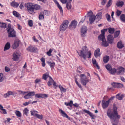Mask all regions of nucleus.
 <instances>
[{
	"label": "nucleus",
	"mask_w": 125,
	"mask_h": 125,
	"mask_svg": "<svg viewBox=\"0 0 125 125\" xmlns=\"http://www.w3.org/2000/svg\"><path fill=\"white\" fill-rule=\"evenodd\" d=\"M117 107L113 105V111L111 109H109L107 111V114L108 116L111 119L114 120L115 121L116 119H119L121 116L118 115L117 112Z\"/></svg>",
	"instance_id": "1"
},
{
	"label": "nucleus",
	"mask_w": 125,
	"mask_h": 125,
	"mask_svg": "<svg viewBox=\"0 0 125 125\" xmlns=\"http://www.w3.org/2000/svg\"><path fill=\"white\" fill-rule=\"evenodd\" d=\"M88 50L86 46H84L82 48V50L80 51V52L77 51L80 56L82 57L85 60L86 58H90L91 55V52H88Z\"/></svg>",
	"instance_id": "2"
},
{
	"label": "nucleus",
	"mask_w": 125,
	"mask_h": 125,
	"mask_svg": "<svg viewBox=\"0 0 125 125\" xmlns=\"http://www.w3.org/2000/svg\"><path fill=\"white\" fill-rule=\"evenodd\" d=\"M81 83L83 85L85 86L90 80L84 74H81L80 76Z\"/></svg>",
	"instance_id": "3"
},
{
	"label": "nucleus",
	"mask_w": 125,
	"mask_h": 125,
	"mask_svg": "<svg viewBox=\"0 0 125 125\" xmlns=\"http://www.w3.org/2000/svg\"><path fill=\"white\" fill-rule=\"evenodd\" d=\"M25 7L27 8L28 11L30 14H34L35 12L34 10L33 3H28L25 5Z\"/></svg>",
	"instance_id": "4"
},
{
	"label": "nucleus",
	"mask_w": 125,
	"mask_h": 125,
	"mask_svg": "<svg viewBox=\"0 0 125 125\" xmlns=\"http://www.w3.org/2000/svg\"><path fill=\"white\" fill-rule=\"evenodd\" d=\"M69 22L68 20H65L63 21L60 26V29L61 31H64L68 27Z\"/></svg>",
	"instance_id": "5"
},
{
	"label": "nucleus",
	"mask_w": 125,
	"mask_h": 125,
	"mask_svg": "<svg viewBox=\"0 0 125 125\" xmlns=\"http://www.w3.org/2000/svg\"><path fill=\"white\" fill-rule=\"evenodd\" d=\"M87 31V27L85 26H82L81 29V35L83 37H84L86 36V34Z\"/></svg>",
	"instance_id": "6"
},
{
	"label": "nucleus",
	"mask_w": 125,
	"mask_h": 125,
	"mask_svg": "<svg viewBox=\"0 0 125 125\" xmlns=\"http://www.w3.org/2000/svg\"><path fill=\"white\" fill-rule=\"evenodd\" d=\"M111 84L113 87L117 88H122L123 87V84L120 83L113 82Z\"/></svg>",
	"instance_id": "7"
},
{
	"label": "nucleus",
	"mask_w": 125,
	"mask_h": 125,
	"mask_svg": "<svg viewBox=\"0 0 125 125\" xmlns=\"http://www.w3.org/2000/svg\"><path fill=\"white\" fill-rule=\"evenodd\" d=\"M77 22L75 20L72 21L69 24V27L71 30L74 29L76 27Z\"/></svg>",
	"instance_id": "8"
},
{
	"label": "nucleus",
	"mask_w": 125,
	"mask_h": 125,
	"mask_svg": "<svg viewBox=\"0 0 125 125\" xmlns=\"http://www.w3.org/2000/svg\"><path fill=\"white\" fill-rule=\"evenodd\" d=\"M27 93V94L24 95V97L25 99H28L31 98L32 96L34 95L35 94V93L34 92L32 91Z\"/></svg>",
	"instance_id": "9"
},
{
	"label": "nucleus",
	"mask_w": 125,
	"mask_h": 125,
	"mask_svg": "<svg viewBox=\"0 0 125 125\" xmlns=\"http://www.w3.org/2000/svg\"><path fill=\"white\" fill-rule=\"evenodd\" d=\"M8 33V37H15L16 36L15 31L13 29H11L9 31L7 32Z\"/></svg>",
	"instance_id": "10"
},
{
	"label": "nucleus",
	"mask_w": 125,
	"mask_h": 125,
	"mask_svg": "<svg viewBox=\"0 0 125 125\" xmlns=\"http://www.w3.org/2000/svg\"><path fill=\"white\" fill-rule=\"evenodd\" d=\"M20 56L19 53L16 52H15L13 54L12 59L14 61H17L18 60Z\"/></svg>",
	"instance_id": "11"
},
{
	"label": "nucleus",
	"mask_w": 125,
	"mask_h": 125,
	"mask_svg": "<svg viewBox=\"0 0 125 125\" xmlns=\"http://www.w3.org/2000/svg\"><path fill=\"white\" fill-rule=\"evenodd\" d=\"M35 97L39 98H45L48 97V95L47 94H38L35 95Z\"/></svg>",
	"instance_id": "12"
},
{
	"label": "nucleus",
	"mask_w": 125,
	"mask_h": 125,
	"mask_svg": "<svg viewBox=\"0 0 125 125\" xmlns=\"http://www.w3.org/2000/svg\"><path fill=\"white\" fill-rule=\"evenodd\" d=\"M19 42L20 40L18 39H16L15 40L14 43L12 45L13 49H15L19 46Z\"/></svg>",
	"instance_id": "13"
},
{
	"label": "nucleus",
	"mask_w": 125,
	"mask_h": 125,
	"mask_svg": "<svg viewBox=\"0 0 125 125\" xmlns=\"http://www.w3.org/2000/svg\"><path fill=\"white\" fill-rule=\"evenodd\" d=\"M17 94L15 92H12L11 91H9L7 93L5 94L4 95V97L5 98L9 97L10 95H14L15 94Z\"/></svg>",
	"instance_id": "14"
},
{
	"label": "nucleus",
	"mask_w": 125,
	"mask_h": 125,
	"mask_svg": "<svg viewBox=\"0 0 125 125\" xmlns=\"http://www.w3.org/2000/svg\"><path fill=\"white\" fill-rule=\"evenodd\" d=\"M109 103L110 102L108 101V100L107 101H102V105L103 108L104 109H105L108 106Z\"/></svg>",
	"instance_id": "15"
},
{
	"label": "nucleus",
	"mask_w": 125,
	"mask_h": 125,
	"mask_svg": "<svg viewBox=\"0 0 125 125\" xmlns=\"http://www.w3.org/2000/svg\"><path fill=\"white\" fill-rule=\"evenodd\" d=\"M107 40L110 43H114V38L112 35H109L107 37Z\"/></svg>",
	"instance_id": "16"
},
{
	"label": "nucleus",
	"mask_w": 125,
	"mask_h": 125,
	"mask_svg": "<svg viewBox=\"0 0 125 125\" xmlns=\"http://www.w3.org/2000/svg\"><path fill=\"white\" fill-rule=\"evenodd\" d=\"M54 3L57 5L58 8L59 9L60 11L62 14H63V11L61 6L59 4V3L57 2L56 0H53Z\"/></svg>",
	"instance_id": "17"
},
{
	"label": "nucleus",
	"mask_w": 125,
	"mask_h": 125,
	"mask_svg": "<svg viewBox=\"0 0 125 125\" xmlns=\"http://www.w3.org/2000/svg\"><path fill=\"white\" fill-rule=\"evenodd\" d=\"M117 73L118 74L123 73L125 69L123 67H120L117 68Z\"/></svg>",
	"instance_id": "18"
},
{
	"label": "nucleus",
	"mask_w": 125,
	"mask_h": 125,
	"mask_svg": "<svg viewBox=\"0 0 125 125\" xmlns=\"http://www.w3.org/2000/svg\"><path fill=\"white\" fill-rule=\"evenodd\" d=\"M83 110L85 113L89 114L91 117L92 119H94V118L95 117V115H93L92 113L88 110H87L85 109H83Z\"/></svg>",
	"instance_id": "19"
},
{
	"label": "nucleus",
	"mask_w": 125,
	"mask_h": 125,
	"mask_svg": "<svg viewBox=\"0 0 125 125\" xmlns=\"http://www.w3.org/2000/svg\"><path fill=\"white\" fill-rule=\"evenodd\" d=\"M27 50L29 52H33L36 51L37 49L32 46H30L27 48Z\"/></svg>",
	"instance_id": "20"
},
{
	"label": "nucleus",
	"mask_w": 125,
	"mask_h": 125,
	"mask_svg": "<svg viewBox=\"0 0 125 125\" xmlns=\"http://www.w3.org/2000/svg\"><path fill=\"white\" fill-rule=\"evenodd\" d=\"M92 62L93 65L94 67L96 66L98 69H99V67L97 63L96 60L94 58H93L92 60Z\"/></svg>",
	"instance_id": "21"
},
{
	"label": "nucleus",
	"mask_w": 125,
	"mask_h": 125,
	"mask_svg": "<svg viewBox=\"0 0 125 125\" xmlns=\"http://www.w3.org/2000/svg\"><path fill=\"white\" fill-rule=\"evenodd\" d=\"M100 49L98 48L94 52V55L95 56L97 57L101 55V54L99 53Z\"/></svg>",
	"instance_id": "22"
},
{
	"label": "nucleus",
	"mask_w": 125,
	"mask_h": 125,
	"mask_svg": "<svg viewBox=\"0 0 125 125\" xmlns=\"http://www.w3.org/2000/svg\"><path fill=\"white\" fill-rule=\"evenodd\" d=\"M98 39L99 40L102 41L105 39L104 34L102 33L101 34L99 35L98 36Z\"/></svg>",
	"instance_id": "23"
},
{
	"label": "nucleus",
	"mask_w": 125,
	"mask_h": 125,
	"mask_svg": "<svg viewBox=\"0 0 125 125\" xmlns=\"http://www.w3.org/2000/svg\"><path fill=\"white\" fill-rule=\"evenodd\" d=\"M59 112L61 114L62 116L64 117H65L67 118H68L69 117L67 114L65 113L62 110L60 109H59Z\"/></svg>",
	"instance_id": "24"
},
{
	"label": "nucleus",
	"mask_w": 125,
	"mask_h": 125,
	"mask_svg": "<svg viewBox=\"0 0 125 125\" xmlns=\"http://www.w3.org/2000/svg\"><path fill=\"white\" fill-rule=\"evenodd\" d=\"M120 94H118L116 95V98L118 99L119 100H121L125 96L124 94H122L120 95Z\"/></svg>",
	"instance_id": "25"
},
{
	"label": "nucleus",
	"mask_w": 125,
	"mask_h": 125,
	"mask_svg": "<svg viewBox=\"0 0 125 125\" xmlns=\"http://www.w3.org/2000/svg\"><path fill=\"white\" fill-rule=\"evenodd\" d=\"M124 3L123 1H119L117 2L116 3V6L118 7H121L124 5Z\"/></svg>",
	"instance_id": "26"
},
{
	"label": "nucleus",
	"mask_w": 125,
	"mask_h": 125,
	"mask_svg": "<svg viewBox=\"0 0 125 125\" xmlns=\"http://www.w3.org/2000/svg\"><path fill=\"white\" fill-rule=\"evenodd\" d=\"M109 71L110 73L114 75L115 73H117V69L115 68H112Z\"/></svg>",
	"instance_id": "27"
},
{
	"label": "nucleus",
	"mask_w": 125,
	"mask_h": 125,
	"mask_svg": "<svg viewBox=\"0 0 125 125\" xmlns=\"http://www.w3.org/2000/svg\"><path fill=\"white\" fill-rule=\"evenodd\" d=\"M102 45L105 47L108 46V43L106 41L105 39L102 41Z\"/></svg>",
	"instance_id": "28"
},
{
	"label": "nucleus",
	"mask_w": 125,
	"mask_h": 125,
	"mask_svg": "<svg viewBox=\"0 0 125 125\" xmlns=\"http://www.w3.org/2000/svg\"><path fill=\"white\" fill-rule=\"evenodd\" d=\"M33 5L34 10H38L40 9L41 7L39 5L34 3H33Z\"/></svg>",
	"instance_id": "29"
},
{
	"label": "nucleus",
	"mask_w": 125,
	"mask_h": 125,
	"mask_svg": "<svg viewBox=\"0 0 125 125\" xmlns=\"http://www.w3.org/2000/svg\"><path fill=\"white\" fill-rule=\"evenodd\" d=\"M10 47V43L7 42L5 45L4 50L5 51L9 49Z\"/></svg>",
	"instance_id": "30"
},
{
	"label": "nucleus",
	"mask_w": 125,
	"mask_h": 125,
	"mask_svg": "<svg viewBox=\"0 0 125 125\" xmlns=\"http://www.w3.org/2000/svg\"><path fill=\"white\" fill-rule=\"evenodd\" d=\"M50 76L49 73H45L43 74L42 78L45 80H46L47 79L48 77H49Z\"/></svg>",
	"instance_id": "31"
},
{
	"label": "nucleus",
	"mask_w": 125,
	"mask_h": 125,
	"mask_svg": "<svg viewBox=\"0 0 125 125\" xmlns=\"http://www.w3.org/2000/svg\"><path fill=\"white\" fill-rule=\"evenodd\" d=\"M59 87L60 90L61 92V93L62 92H65L66 91V89L64 88L60 84L59 85Z\"/></svg>",
	"instance_id": "32"
},
{
	"label": "nucleus",
	"mask_w": 125,
	"mask_h": 125,
	"mask_svg": "<svg viewBox=\"0 0 125 125\" xmlns=\"http://www.w3.org/2000/svg\"><path fill=\"white\" fill-rule=\"evenodd\" d=\"M89 17V21L90 22V23L91 24H92L94 21L95 20V17L94 15L90 16Z\"/></svg>",
	"instance_id": "33"
},
{
	"label": "nucleus",
	"mask_w": 125,
	"mask_h": 125,
	"mask_svg": "<svg viewBox=\"0 0 125 125\" xmlns=\"http://www.w3.org/2000/svg\"><path fill=\"white\" fill-rule=\"evenodd\" d=\"M47 63L50 66L51 68H54V66L55 65V63L54 62H47Z\"/></svg>",
	"instance_id": "34"
},
{
	"label": "nucleus",
	"mask_w": 125,
	"mask_h": 125,
	"mask_svg": "<svg viewBox=\"0 0 125 125\" xmlns=\"http://www.w3.org/2000/svg\"><path fill=\"white\" fill-rule=\"evenodd\" d=\"M109 59V57L108 56H106L103 57V60L104 63H107L108 62Z\"/></svg>",
	"instance_id": "35"
},
{
	"label": "nucleus",
	"mask_w": 125,
	"mask_h": 125,
	"mask_svg": "<svg viewBox=\"0 0 125 125\" xmlns=\"http://www.w3.org/2000/svg\"><path fill=\"white\" fill-rule=\"evenodd\" d=\"M49 78L50 79L48 81L47 83L48 85L49 86H50L52 85V84L54 82V80L52 78L51 76L49 77Z\"/></svg>",
	"instance_id": "36"
},
{
	"label": "nucleus",
	"mask_w": 125,
	"mask_h": 125,
	"mask_svg": "<svg viewBox=\"0 0 125 125\" xmlns=\"http://www.w3.org/2000/svg\"><path fill=\"white\" fill-rule=\"evenodd\" d=\"M117 47L119 49H121L123 47V45L121 42H118L117 44Z\"/></svg>",
	"instance_id": "37"
},
{
	"label": "nucleus",
	"mask_w": 125,
	"mask_h": 125,
	"mask_svg": "<svg viewBox=\"0 0 125 125\" xmlns=\"http://www.w3.org/2000/svg\"><path fill=\"white\" fill-rule=\"evenodd\" d=\"M0 109L2 111L1 113L3 114H7L6 110L4 109H3V107L2 105L0 104Z\"/></svg>",
	"instance_id": "38"
},
{
	"label": "nucleus",
	"mask_w": 125,
	"mask_h": 125,
	"mask_svg": "<svg viewBox=\"0 0 125 125\" xmlns=\"http://www.w3.org/2000/svg\"><path fill=\"white\" fill-rule=\"evenodd\" d=\"M19 5V4L18 3L16 2H12L11 3V5L13 7H17Z\"/></svg>",
	"instance_id": "39"
},
{
	"label": "nucleus",
	"mask_w": 125,
	"mask_h": 125,
	"mask_svg": "<svg viewBox=\"0 0 125 125\" xmlns=\"http://www.w3.org/2000/svg\"><path fill=\"white\" fill-rule=\"evenodd\" d=\"M120 31H116L114 34L115 38L117 37L120 33Z\"/></svg>",
	"instance_id": "40"
},
{
	"label": "nucleus",
	"mask_w": 125,
	"mask_h": 125,
	"mask_svg": "<svg viewBox=\"0 0 125 125\" xmlns=\"http://www.w3.org/2000/svg\"><path fill=\"white\" fill-rule=\"evenodd\" d=\"M120 19L122 21L125 22V15L124 14H121L120 16Z\"/></svg>",
	"instance_id": "41"
},
{
	"label": "nucleus",
	"mask_w": 125,
	"mask_h": 125,
	"mask_svg": "<svg viewBox=\"0 0 125 125\" xmlns=\"http://www.w3.org/2000/svg\"><path fill=\"white\" fill-rule=\"evenodd\" d=\"M108 30L109 32L111 34L113 33L115 31V29L114 28H108Z\"/></svg>",
	"instance_id": "42"
},
{
	"label": "nucleus",
	"mask_w": 125,
	"mask_h": 125,
	"mask_svg": "<svg viewBox=\"0 0 125 125\" xmlns=\"http://www.w3.org/2000/svg\"><path fill=\"white\" fill-rule=\"evenodd\" d=\"M105 67L106 69L109 71L112 68L111 65L109 64H107L105 66Z\"/></svg>",
	"instance_id": "43"
},
{
	"label": "nucleus",
	"mask_w": 125,
	"mask_h": 125,
	"mask_svg": "<svg viewBox=\"0 0 125 125\" xmlns=\"http://www.w3.org/2000/svg\"><path fill=\"white\" fill-rule=\"evenodd\" d=\"M31 115L35 116H36V114H37L36 113H38V112L37 111H35L34 110H31L30 111Z\"/></svg>",
	"instance_id": "44"
},
{
	"label": "nucleus",
	"mask_w": 125,
	"mask_h": 125,
	"mask_svg": "<svg viewBox=\"0 0 125 125\" xmlns=\"http://www.w3.org/2000/svg\"><path fill=\"white\" fill-rule=\"evenodd\" d=\"M13 14L14 16L17 17H18L20 16V14L18 12L15 11H13Z\"/></svg>",
	"instance_id": "45"
},
{
	"label": "nucleus",
	"mask_w": 125,
	"mask_h": 125,
	"mask_svg": "<svg viewBox=\"0 0 125 125\" xmlns=\"http://www.w3.org/2000/svg\"><path fill=\"white\" fill-rule=\"evenodd\" d=\"M42 13L46 15H49L50 14V12L49 11L44 10L42 12Z\"/></svg>",
	"instance_id": "46"
},
{
	"label": "nucleus",
	"mask_w": 125,
	"mask_h": 125,
	"mask_svg": "<svg viewBox=\"0 0 125 125\" xmlns=\"http://www.w3.org/2000/svg\"><path fill=\"white\" fill-rule=\"evenodd\" d=\"M42 12H41L39 16V19L40 20H42L44 19V15L43 14Z\"/></svg>",
	"instance_id": "47"
},
{
	"label": "nucleus",
	"mask_w": 125,
	"mask_h": 125,
	"mask_svg": "<svg viewBox=\"0 0 125 125\" xmlns=\"http://www.w3.org/2000/svg\"><path fill=\"white\" fill-rule=\"evenodd\" d=\"M15 114L18 117H21V115L20 112L18 111H16L15 112Z\"/></svg>",
	"instance_id": "48"
},
{
	"label": "nucleus",
	"mask_w": 125,
	"mask_h": 125,
	"mask_svg": "<svg viewBox=\"0 0 125 125\" xmlns=\"http://www.w3.org/2000/svg\"><path fill=\"white\" fill-rule=\"evenodd\" d=\"M87 16L88 17H90V16L94 15H93V13L92 10H89L87 13Z\"/></svg>",
	"instance_id": "49"
},
{
	"label": "nucleus",
	"mask_w": 125,
	"mask_h": 125,
	"mask_svg": "<svg viewBox=\"0 0 125 125\" xmlns=\"http://www.w3.org/2000/svg\"><path fill=\"white\" fill-rule=\"evenodd\" d=\"M112 0H109V1L106 5L107 7H109L111 5L112 3Z\"/></svg>",
	"instance_id": "50"
},
{
	"label": "nucleus",
	"mask_w": 125,
	"mask_h": 125,
	"mask_svg": "<svg viewBox=\"0 0 125 125\" xmlns=\"http://www.w3.org/2000/svg\"><path fill=\"white\" fill-rule=\"evenodd\" d=\"M66 7L68 10H70L71 7V3H66Z\"/></svg>",
	"instance_id": "51"
},
{
	"label": "nucleus",
	"mask_w": 125,
	"mask_h": 125,
	"mask_svg": "<svg viewBox=\"0 0 125 125\" xmlns=\"http://www.w3.org/2000/svg\"><path fill=\"white\" fill-rule=\"evenodd\" d=\"M17 91L20 94H22L24 95L28 93L27 92H23L21 90H18Z\"/></svg>",
	"instance_id": "52"
},
{
	"label": "nucleus",
	"mask_w": 125,
	"mask_h": 125,
	"mask_svg": "<svg viewBox=\"0 0 125 125\" xmlns=\"http://www.w3.org/2000/svg\"><path fill=\"white\" fill-rule=\"evenodd\" d=\"M36 116L38 118L42 119L43 118V115H40L38 114H35Z\"/></svg>",
	"instance_id": "53"
},
{
	"label": "nucleus",
	"mask_w": 125,
	"mask_h": 125,
	"mask_svg": "<svg viewBox=\"0 0 125 125\" xmlns=\"http://www.w3.org/2000/svg\"><path fill=\"white\" fill-rule=\"evenodd\" d=\"M4 80L3 75L2 73H0V82H2Z\"/></svg>",
	"instance_id": "54"
},
{
	"label": "nucleus",
	"mask_w": 125,
	"mask_h": 125,
	"mask_svg": "<svg viewBox=\"0 0 125 125\" xmlns=\"http://www.w3.org/2000/svg\"><path fill=\"white\" fill-rule=\"evenodd\" d=\"M29 25L30 27H32L33 25V22L31 20H29L28 21Z\"/></svg>",
	"instance_id": "55"
},
{
	"label": "nucleus",
	"mask_w": 125,
	"mask_h": 125,
	"mask_svg": "<svg viewBox=\"0 0 125 125\" xmlns=\"http://www.w3.org/2000/svg\"><path fill=\"white\" fill-rule=\"evenodd\" d=\"M106 18L107 19V20L108 21L110 22L111 21L110 19V16L108 14H106Z\"/></svg>",
	"instance_id": "56"
},
{
	"label": "nucleus",
	"mask_w": 125,
	"mask_h": 125,
	"mask_svg": "<svg viewBox=\"0 0 125 125\" xmlns=\"http://www.w3.org/2000/svg\"><path fill=\"white\" fill-rule=\"evenodd\" d=\"M30 104H31V100L29 101L28 102H26L23 103V104L25 106H26Z\"/></svg>",
	"instance_id": "57"
},
{
	"label": "nucleus",
	"mask_w": 125,
	"mask_h": 125,
	"mask_svg": "<svg viewBox=\"0 0 125 125\" xmlns=\"http://www.w3.org/2000/svg\"><path fill=\"white\" fill-rule=\"evenodd\" d=\"M11 25L10 24H8V28H7V32L9 31L11 29H13L11 28Z\"/></svg>",
	"instance_id": "58"
},
{
	"label": "nucleus",
	"mask_w": 125,
	"mask_h": 125,
	"mask_svg": "<svg viewBox=\"0 0 125 125\" xmlns=\"http://www.w3.org/2000/svg\"><path fill=\"white\" fill-rule=\"evenodd\" d=\"M28 110L27 108H26L23 111V112L24 114L26 115H27V114H28Z\"/></svg>",
	"instance_id": "59"
},
{
	"label": "nucleus",
	"mask_w": 125,
	"mask_h": 125,
	"mask_svg": "<svg viewBox=\"0 0 125 125\" xmlns=\"http://www.w3.org/2000/svg\"><path fill=\"white\" fill-rule=\"evenodd\" d=\"M52 52V51L51 49L49 50V51L47 52V54L49 56H50L51 55V53Z\"/></svg>",
	"instance_id": "60"
},
{
	"label": "nucleus",
	"mask_w": 125,
	"mask_h": 125,
	"mask_svg": "<svg viewBox=\"0 0 125 125\" xmlns=\"http://www.w3.org/2000/svg\"><path fill=\"white\" fill-rule=\"evenodd\" d=\"M67 105L71 107H72V105H73V101L72 100L71 101H70V102L68 103V104H67Z\"/></svg>",
	"instance_id": "61"
},
{
	"label": "nucleus",
	"mask_w": 125,
	"mask_h": 125,
	"mask_svg": "<svg viewBox=\"0 0 125 125\" xmlns=\"http://www.w3.org/2000/svg\"><path fill=\"white\" fill-rule=\"evenodd\" d=\"M121 11L118 10H117L116 12V14L117 16H119L121 14Z\"/></svg>",
	"instance_id": "62"
},
{
	"label": "nucleus",
	"mask_w": 125,
	"mask_h": 125,
	"mask_svg": "<svg viewBox=\"0 0 125 125\" xmlns=\"http://www.w3.org/2000/svg\"><path fill=\"white\" fill-rule=\"evenodd\" d=\"M0 27L1 28H5L6 27V24L5 23H3L1 25Z\"/></svg>",
	"instance_id": "63"
},
{
	"label": "nucleus",
	"mask_w": 125,
	"mask_h": 125,
	"mask_svg": "<svg viewBox=\"0 0 125 125\" xmlns=\"http://www.w3.org/2000/svg\"><path fill=\"white\" fill-rule=\"evenodd\" d=\"M41 79H36L35 80V82L36 83H37L39 82H41Z\"/></svg>",
	"instance_id": "64"
}]
</instances>
